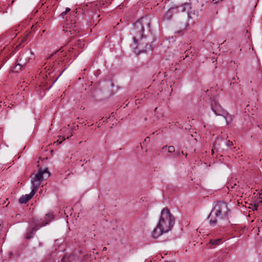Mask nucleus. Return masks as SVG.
Segmentation results:
<instances>
[{
    "label": "nucleus",
    "mask_w": 262,
    "mask_h": 262,
    "mask_svg": "<svg viewBox=\"0 0 262 262\" xmlns=\"http://www.w3.org/2000/svg\"><path fill=\"white\" fill-rule=\"evenodd\" d=\"M175 223V219L167 208L163 209L161 212L159 222L151 232V236L155 239L161 235L170 231Z\"/></svg>",
    "instance_id": "1"
},
{
    "label": "nucleus",
    "mask_w": 262,
    "mask_h": 262,
    "mask_svg": "<svg viewBox=\"0 0 262 262\" xmlns=\"http://www.w3.org/2000/svg\"><path fill=\"white\" fill-rule=\"evenodd\" d=\"M50 175V173L47 168L42 170L40 168L38 172L31 179L32 190L29 194L22 195L19 199V202L20 204H26L31 200L34 195L37 191L41 183L48 178Z\"/></svg>",
    "instance_id": "2"
},
{
    "label": "nucleus",
    "mask_w": 262,
    "mask_h": 262,
    "mask_svg": "<svg viewBox=\"0 0 262 262\" xmlns=\"http://www.w3.org/2000/svg\"><path fill=\"white\" fill-rule=\"evenodd\" d=\"M229 209L227 204L224 202H217L215 203L213 209L208 215L209 223L214 226L218 219L223 220L227 217Z\"/></svg>",
    "instance_id": "3"
},
{
    "label": "nucleus",
    "mask_w": 262,
    "mask_h": 262,
    "mask_svg": "<svg viewBox=\"0 0 262 262\" xmlns=\"http://www.w3.org/2000/svg\"><path fill=\"white\" fill-rule=\"evenodd\" d=\"M53 218L54 215L52 213H48L46 215L44 222H34L33 225H32L27 229L25 238L27 239L32 238L37 230L48 224Z\"/></svg>",
    "instance_id": "4"
},
{
    "label": "nucleus",
    "mask_w": 262,
    "mask_h": 262,
    "mask_svg": "<svg viewBox=\"0 0 262 262\" xmlns=\"http://www.w3.org/2000/svg\"><path fill=\"white\" fill-rule=\"evenodd\" d=\"M135 27L139 29V32L141 34L142 37L140 38L138 45L136 47L134 52L137 54L146 52V48L147 46L146 36L143 34L144 30L142 24L139 21L135 24Z\"/></svg>",
    "instance_id": "5"
},
{
    "label": "nucleus",
    "mask_w": 262,
    "mask_h": 262,
    "mask_svg": "<svg viewBox=\"0 0 262 262\" xmlns=\"http://www.w3.org/2000/svg\"><path fill=\"white\" fill-rule=\"evenodd\" d=\"M32 55H33V53L31 51H27L22 53L17 60V63L14 68V71L17 72L19 70L24 69L31 59L30 56Z\"/></svg>",
    "instance_id": "6"
},
{
    "label": "nucleus",
    "mask_w": 262,
    "mask_h": 262,
    "mask_svg": "<svg viewBox=\"0 0 262 262\" xmlns=\"http://www.w3.org/2000/svg\"><path fill=\"white\" fill-rule=\"evenodd\" d=\"M211 99V108L212 112L216 116H222L223 113H225L224 110L219 102L214 98H210Z\"/></svg>",
    "instance_id": "7"
},
{
    "label": "nucleus",
    "mask_w": 262,
    "mask_h": 262,
    "mask_svg": "<svg viewBox=\"0 0 262 262\" xmlns=\"http://www.w3.org/2000/svg\"><path fill=\"white\" fill-rule=\"evenodd\" d=\"M63 31L69 32L71 34H75L79 32V28L75 20H71V24H67L63 26Z\"/></svg>",
    "instance_id": "8"
},
{
    "label": "nucleus",
    "mask_w": 262,
    "mask_h": 262,
    "mask_svg": "<svg viewBox=\"0 0 262 262\" xmlns=\"http://www.w3.org/2000/svg\"><path fill=\"white\" fill-rule=\"evenodd\" d=\"M176 8L177 12H186L187 16L188 19L191 18V13L190 12L191 9L190 5L189 3H185L180 6L177 7Z\"/></svg>",
    "instance_id": "9"
},
{
    "label": "nucleus",
    "mask_w": 262,
    "mask_h": 262,
    "mask_svg": "<svg viewBox=\"0 0 262 262\" xmlns=\"http://www.w3.org/2000/svg\"><path fill=\"white\" fill-rule=\"evenodd\" d=\"M111 1L112 0H100L93 5V10L95 11L96 10H98L99 11L102 6L104 7L107 6L111 3Z\"/></svg>",
    "instance_id": "10"
},
{
    "label": "nucleus",
    "mask_w": 262,
    "mask_h": 262,
    "mask_svg": "<svg viewBox=\"0 0 262 262\" xmlns=\"http://www.w3.org/2000/svg\"><path fill=\"white\" fill-rule=\"evenodd\" d=\"M177 12L176 8L174 7L169 9L164 15V18L167 19L171 18L172 15Z\"/></svg>",
    "instance_id": "11"
},
{
    "label": "nucleus",
    "mask_w": 262,
    "mask_h": 262,
    "mask_svg": "<svg viewBox=\"0 0 262 262\" xmlns=\"http://www.w3.org/2000/svg\"><path fill=\"white\" fill-rule=\"evenodd\" d=\"M224 117L225 119L226 124L228 125L230 123L234 118V116L229 114L227 111H225V113H223L221 116Z\"/></svg>",
    "instance_id": "12"
},
{
    "label": "nucleus",
    "mask_w": 262,
    "mask_h": 262,
    "mask_svg": "<svg viewBox=\"0 0 262 262\" xmlns=\"http://www.w3.org/2000/svg\"><path fill=\"white\" fill-rule=\"evenodd\" d=\"M84 42L83 40H78L76 43L74 45V47L73 48L76 49V48H83L84 47Z\"/></svg>",
    "instance_id": "13"
},
{
    "label": "nucleus",
    "mask_w": 262,
    "mask_h": 262,
    "mask_svg": "<svg viewBox=\"0 0 262 262\" xmlns=\"http://www.w3.org/2000/svg\"><path fill=\"white\" fill-rule=\"evenodd\" d=\"M221 241V238H217L215 239H210V244L212 245H219L220 244V242Z\"/></svg>",
    "instance_id": "14"
},
{
    "label": "nucleus",
    "mask_w": 262,
    "mask_h": 262,
    "mask_svg": "<svg viewBox=\"0 0 262 262\" xmlns=\"http://www.w3.org/2000/svg\"><path fill=\"white\" fill-rule=\"evenodd\" d=\"M226 145L228 147H231L233 145L232 142L230 141H227L226 142Z\"/></svg>",
    "instance_id": "15"
},
{
    "label": "nucleus",
    "mask_w": 262,
    "mask_h": 262,
    "mask_svg": "<svg viewBox=\"0 0 262 262\" xmlns=\"http://www.w3.org/2000/svg\"><path fill=\"white\" fill-rule=\"evenodd\" d=\"M168 150L169 152H173L174 151V147L173 146H169L168 147Z\"/></svg>",
    "instance_id": "16"
},
{
    "label": "nucleus",
    "mask_w": 262,
    "mask_h": 262,
    "mask_svg": "<svg viewBox=\"0 0 262 262\" xmlns=\"http://www.w3.org/2000/svg\"><path fill=\"white\" fill-rule=\"evenodd\" d=\"M236 186V184H234L233 185H231V184H228V186H227V187L229 188V187H231V189H234L235 188V186Z\"/></svg>",
    "instance_id": "17"
},
{
    "label": "nucleus",
    "mask_w": 262,
    "mask_h": 262,
    "mask_svg": "<svg viewBox=\"0 0 262 262\" xmlns=\"http://www.w3.org/2000/svg\"><path fill=\"white\" fill-rule=\"evenodd\" d=\"M68 13H67L66 11H63L62 12L61 14H60V16L62 18H64L65 17V15L67 14Z\"/></svg>",
    "instance_id": "18"
},
{
    "label": "nucleus",
    "mask_w": 262,
    "mask_h": 262,
    "mask_svg": "<svg viewBox=\"0 0 262 262\" xmlns=\"http://www.w3.org/2000/svg\"><path fill=\"white\" fill-rule=\"evenodd\" d=\"M146 138H147V137H146V138L144 139V142H143L142 144H141V148H143V145H144V144L145 143Z\"/></svg>",
    "instance_id": "19"
},
{
    "label": "nucleus",
    "mask_w": 262,
    "mask_h": 262,
    "mask_svg": "<svg viewBox=\"0 0 262 262\" xmlns=\"http://www.w3.org/2000/svg\"><path fill=\"white\" fill-rule=\"evenodd\" d=\"M70 10H71L70 8H67L64 11H66L67 13H68V12H69L70 11Z\"/></svg>",
    "instance_id": "20"
},
{
    "label": "nucleus",
    "mask_w": 262,
    "mask_h": 262,
    "mask_svg": "<svg viewBox=\"0 0 262 262\" xmlns=\"http://www.w3.org/2000/svg\"><path fill=\"white\" fill-rule=\"evenodd\" d=\"M61 142H62V141H59L58 140H57L56 142V143H57V145L60 144Z\"/></svg>",
    "instance_id": "21"
},
{
    "label": "nucleus",
    "mask_w": 262,
    "mask_h": 262,
    "mask_svg": "<svg viewBox=\"0 0 262 262\" xmlns=\"http://www.w3.org/2000/svg\"><path fill=\"white\" fill-rule=\"evenodd\" d=\"M134 42H135V45H136L137 40H136V37H134Z\"/></svg>",
    "instance_id": "22"
},
{
    "label": "nucleus",
    "mask_w": 262,
    "mask_h": 262,
    "mask_svg": "<svg viewBox=\"0 0 262 262\" xmlns=\"http://www.w3.org/2000/svg\"><path fill=\"white\" fill-rule=\"evenodd\" d=\"M75 14H76V13H75L74 12H73L72 13H71V15L72 16H75Z\"/></svg>",
    "instance_id": "23"
},
{
    "label": "nucleus",
    "mask_w": 262,
    "mask_h": 262,
    "mask_svg": "<svg viewBox=\"0 0 262 262\" xmlns=\"http://www.w3.org/2000/svg\"><path fill=\"white\" fill-rule=\"evenodd\" d=\"M106 249H107L106 247H103V251H105V250H106Z\"/></svg>",
    "instance_id": "24"
},
{
    "label": "nucleus",
    "mask_w": 262,
    "mask_h": 262,
    "mask_svg": "<svg viewBox=\"0 0 262 262\" xmlns=\"http://www.w3.org/2000/svg\"><path fill=\"white\" fill-rule=\"evenodd\" d=\"M219 0H212L213 2H214L215 1V3H216L217 1H219Z\"/></svg>",
    "instance_id": "25"
},
{
    "label": "nucleus",
    "mask_w": 262,
    "mask_h": 262,
    "mask_svg": "<svg viewBox=\"0 0 262 262\" xmlns=\"http://www.w3.org/2000/svg\"><path fill=\"white\" fill-rule=\"evenodd\" d=\"M62 140H64L66 138H65L64 136H63V137H62Z\"/></svg>",
    "instance_id": "26"
},
{
    "label": "nucleus",
    "mask_w": 262,
    "mask_h": 262,
    "mask_svg": "<svg viewBox=\"0 0 262 262\" xmlns=\"http://www.w3.org/2000/svg\"><path fill=\"white\" fill-rule=\"evenodd\" d=\"M214 149H215V148H213V149H212V154L214 152Z\"/></svg>",
    "instance_id": "27"
},
{
    "label": "nucleus",
    "mask_w": 262,
    "mask_h": 262,
    "mask_svg": "<svg viewBox=\"0 0 262 262\" xmlns=\"http://www.w3.org/2000/svg\"><path fill=\"white\" fill-rule=\"evenodd\" d=\"M260 191H261V193H260V195H262V189H261Z\"/></svg>",
    "instance_id": "28"
},
{
    "label": "nucleus",
    "mask_w": 262,
    "mask_h": 262,
    "mask_svg": "<svg viewBox=\"0 0 262 262\" xmlns=\"http://www.w3.org/2000/svg\"><path fill=\"white\" fill-rule=\"evenodd\" d=\"M156 260H150V262H155Z\"/></svg>",
    "instance_id": "29"
},
{
    "label": "nucleus",
    "mask_w": 262,
    "mask_h": 262,
    "mask_svg": "<svg viewBox=\"0 0 262 262\" xmlns=\"http://www.w3.org/2000/svg\"><path fill=\"white\" fill-rule=\"evenodd\" d=\"M157 109V107H156L155 109V111H156Z\"/></svg>",
    "instance_id": "30"
},
{
    "label": "nucleus",
    "mask_w": 262,
    "mask_h": 262,
    "mask_svg": "<svg viewBox=\"0 0 262 262\" xmlns=\"http://www.w3.org/2000/svg\"><path fill=\"white\" fill-rule=\"evenodd\" d=\"M167 148V146H165L163 149H165V148Z\"/></svg>",
    "instance_id": "31"
},
{
    "label": "nucleus",
    "mask_w": 262,
    "mask_h": 262,
    "mask_svg": "<svg viewBox=\"0 0 262 262\" xmlns=\"http://www.w3.org/2000/svg\"><path fill=\"white\" fill-rule=\"evenodd\" d=\"M72 135H73L71 134V135L70 136V137L72 136Z\"/></svg>",
    "instance_id": "32"
},
{
    "label": "nucleus",
    "mask_w": 262,
    "mask_h": 262,
    "mask_svg": "<svg viewBox=\"0 0 262 262\" xmlns=\"http://www.w3.org/2000/svg\"><path fill=\"white\" fill-rule=\"evenodd\" d=\"M261 222H262V220H261Z\"/></svg>",
    "instance_id": "33"
}]
</instances>
